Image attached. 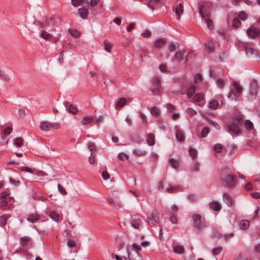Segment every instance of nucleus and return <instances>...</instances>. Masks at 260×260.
I'll return each mask as SVG.
<instances>
[{
  "mask_svg": "<svg viewBox=\"0 0 260 260\" xmlns=\"http://www.w3.org/2000/svg\"><path fill=\"white\" fill-rule=\"evenodd\" d=\"M221 182L227 187H233L236 184V178L229 168H224L221 171Z\"/></svg>",
  "mask_w": 260,
  "mask_h": 260,
  "instance_id": "1",
  "label": "nucleus"
},
{
  "mask_svg": "<svg viewBox=\"0 0 260 260\" xmlns=\"http://www.w3.org/2000/svg\"><path fill=\"white\" fill-rule=\"evenodd\" d=\"M242 122V118L241 117L237 116L233 117L231 123L228 125L229 131L236 135L240 134L241 131L240 126Z\"/></svg>",
  "mask_w": 260,
  "mask_h": 260,
  "instance_id": "2",
  "label": "nucleus"
},
{
  "mask_svg": "<svg viewBox=\"0 0 260 260\" xmlns=\"http://www.w3.org/2000/svg\"><path fill=\"white\" fill-rule=\"evenodd\" d=\"M243 92V87L239 82L234 81L232 88L228 94V98L232 100H237L241 96Z\"/></svg>",
  "mask_w": 260,
  "mask_h": 260,
  "instance_id": "3",
  "label": "nucleus"
},
{
  "mask_svg": "<svg viewBox=\"0 0 260 260\" xmlns=\"http://www.w3.org/2000/svg\"><path fill=\"white\" fill-rule=\"evenodd\" d=\"M193 220V226L198 230H201L206 227L204 221L201 219V216L199 214H194L192 216Z\"/></svg>",
  "mask_w": 260,
  "mask_h": 260,
  "instance_id": "4",
  "label": "nucleus"
},
{
  "mask_svg": "<svg viewBox=\"0 0 260 260\" xmlns=\"http://www.w3.org/2000/svg\"><path fill=\"white\" fill-rule=\"evenodd\" d=\"M132 247L133 248V249L134 250L137 251V252H136V257L138 258V260H142L141 259V258L140 257V255H139V253L138 252V251H139L140 250H141V247L140 245H138L137 244H136V243H133L132 244ZM127 253H128V259L129 260H137V259H136V258H134L132 256L131 251L130 250V248H129V247H127Z\"/></svg>",
  "mask_w": 260,
  "mask_h": 260,
  "instance_id": "5",
  "label": "nucleus"
},
{
  "mask_svg": "<svg viewBox=\"0 0 260 260\" xmlns=\"http://www.w3.org/2000/svg\"><path fill=\"white\" fill-rule=\"evenodd\" d=\"M246 33L249 37L254 39L260 36V29L254 26H251L246 30Z\"/></svg>",
  "mask_w": 260,
  "mask_h": 260,
  "instance_id": "6",
  "label": "nucleus"
},
{
  "mask_svg": "<svg viewBox=\"0 0 260 260\" xmlns=\"http://www.w3.org/2000/svg\"><path fill=\"white\" fill-rule=\"evenodd\" d=\"M55 150L54 149H49V147H44V149L40 150L37 151L35 149H32L31 152L34 153L36 155H39L42 154H45L47 155H50L51 152H54Z\"/></svg>",
  "mask_w": 260,
  "mask_h": 260,
  "instance_id": "7",
  "label": "nucleus"
},
{
  "mask_svg": "<svg viewBox=\"0 0 260 260\" xmlns=\"http://www.w3.org/2000/svg\"><path fill=\"white\" fill-rule=\"evenodd\" d=\"M72 5L75 7L80 5L83 6H89V1L88 0H71Z\"/></svg>",
  "mask_w": 260,
  "mask_h": 260,
  "instance_id": "8",
  "label": "nucleus"
},
{
  "mask_svg": "<svg viewBox=\"0 0 260 260\" xmlns=\"http://www.w3.org/2000/svg\"><path fill=\"white\" fill-rule=\"evenodd\" d=\"M258 85L256 82H252L250 84V89L249 91L250 94L252 96H255L257 94L258 90Z\"/></svg>",
  "mask_w": 260,
  "mask_h": 260,
  "instance_id": "9",
  "label": "nucleus"
},
{
  "mask_svg": "<svg viewBox=\"0 0 260 260\" xmlns=\"http://www.w3.org/2000/svg\"><path fill=\"white\" fill-rule=\"evenodd\" d=\"M187 56V53L185 50H179L176 52L175 57L176 60L181 61Z\"/></svg>",
  "mask_w": 260,
  "mask_h": 260,
  "instance_id": "10",
  "label": "nucleus"
},
{
  "mask_svg": "<svg viewBox=\"0 0 260 260\" xmlns=\"http://www.w3.org/2000/svg\"><path fill=\"white\" fill-rule=\"evenodd\" d=\"M78 13L83 19L86 18L89 14V11L87 8L82 7L78 10Z\"/></svg>",
  "mask_w": 260,
  "mask_h": 260,
  "instance_id": "11",
  "label": "nucleus"
},
{
  "mask_svg": "<svg viewBox=\"0 0 260 260\" xmlns=\"http://www.w3.org/2000/svg\"><path fill=\"white\" fill-rule=\"evenodd\" d=\"M141 220L139 218H137L136 216L132 217L131 224L133 227L136 229H138L140 226Z\"/></svg>",
  "mask_w": 260,
  "mask_h": 260,
  "instance_id": "12",
  "label": "nucleus"
},
{
  "mask_svg": "<svg viewBox=\"0 0 260 260\" xmlns=\"http://www.w3.org/2000/svg\"><path fill=\"white\" fill-rule=\"evenodd\" d=\"M39 127L43 131H48L50 129V123L48 121H43L40 123Z\"/></svg>",
  "mask_w": 260,
  "mask_h": 260,
  "instance_id": "13",
  "label": "nucleus"
},
{
  "mask_svg": "<svg viewBox=\"0 0 260 260\" xmlns=\"http://www.w3.org/2000/svg\"><path fill=\"white\" fill-rule=\"evenodd\" d=\"M127 103V99L124 98L119 99L115 105V108L117 109H120L124 106Z\"/></svg>",
  "mask_w": 260,
  "mask_h": 260,
  "instance_id": "14",
  "label": "nucleus"
},
{
  "mask_svg": "<svg viewBox=\"0 0 260 260\" xmlns=\"http://www.w3.org/2000/svg\"><path fill=\"white\" fill-rule=\"evenodd\" d=\"M146 141L147 144L150 146L155 145V140L154 135L151 133L148 134L146 136Z\"/></svg>",
  "mask_w": 260,
  "mask_h": 260,
  "instance_id": "15",
  "label": "nucleus"
},
{
  "mask_svg": "<svg viewBox=\"0 0 260 260\" xmlns=\"http://www.w3.org/2000/svg\"><path fill=\"white\" fill-rule=\"evenodd\" d=\"M184 11L183 6L182 4H178L175 8V13L178 16V19L179 20L180 17L183 14Z\"/></svg>",
  "mask_w": 260,
  "mask_h": 260,
  "instance_id": "16",
  "label": "nucleus"
},
{
  "mask_svg": "<svg viewBox=\"0 0 260 260\" xmlns=\"http://www.w3.org/2000/svg\"><path fill=\"white\" fill-rule=\"evenodd\" d=\"M40 219L39 215L37 213L29 214L28 215L26 218L27 221H30L31 223L38 221Z\"/></svg>",
  "mask_w": 260,
  "mask_h": 260,
  "instance_id": "17",
  "label": "nucleus"
},
{
  "mask_svg": "<svg viewBox=\"0 0 260 260\" xmlns=\"http://www.w3.org/2000/svg\"><path fill=\"white\" fill-rule=\"evenodd\" d=\"M97 151L96 147H91L90 149V151L91 152V154L89 156V162L90 164H93L95 161V155H93V153H95Z\"/></svg>",
  "mask_w": 260,
  "mask_h": 260,
  "instance_id": "18",
  "label": "nucleus"
},
{
  "mask_svg": "<svg viewBox=\"0 0 260 260\" xmlns=\"http://www.w3.org/2000/svg\"><path fill=\"white\" fill-rule=\"evenodd\" d=\"M209 108L211 110H215L218 108L219 106V104L218 101L216 100H211L209 102Z\"/></svg>",
  "mask_w": 260,
  "mask_h": 260,
  "instance_id": "19",
  "label": "nucleus"
},
{
  "mask_svg": "<svg viewBox=\"0 0 260 260\" xmlns=\"http://www.w3.org/2000/svg\"><path fill=\"white\" fill-rule=\"evenodd\" d=\"M223 198L224 202L226 203L228 206L231 207L233 205V200L229 194H223Z\"/></svg>",
  "mask_w": 260,
  "mask_h": 260,
  "instance_id": "20",
  "label": "nucleus"
},
{
  "mask_svg": "<svg viewBox=\"0 0 260 260\" xmlns=\"http://www.w3.org/2000/svg\"><path fill=\"white\" fill-rule=\"evenodd\" d=\"M93 118L92 116H86L82 119L81 122L82 125H85L92 122Z\"/></svg>",
  "mask_w": 260,
  "mask_h": 260,
  "instance_id": "21",
  "label": "nucleus"
},
{
  "mask_svg": "<svg viewBox=\"0 0 260 260\" xmlns=\"http://www.w3.org/2000/svg\"><path fill=\"white\" fill-rule=\"evenodd\" d=\"M210 208L214 211H219L221 209V205L217 201H213L209 204Z\"/></svg>",
  "mask_w": 260,
  "mask_h": 260,
  "instance_id": "22",
  "label": "nucleus"
},
{
  "mask_svg": "<svg viewBox=\"0 0 260 260\" xmlns=\"http://www.w3.org/2000/svg\"><path fill=\"white\" fill-rule=\"evenodd\" d=\"M166 43V40L164 38H159L154 42V46L157 48L163 46Z\"/></svg>",
  "mask_w": 260,
  "mask_h": 260,
  "instance_id": "23",
  "label": "nucleus"
},
{
  "mask_svg": "<svg viewBox=\"0 0 260 260\" xmlns=\"http://www.w3.org/2000/svg\"><path fill=\"white\" fill-rule=\"evenodd\" d=\"M49 217L55 222H58L60 219V215L55 211H53L49 214Z\"/></svg>",
  "mask_w": 260,
  "mask_h": 260,
  "instance_id": "24",
  "label": "nucleus"
},
{
  "mask_svg": "<svg viewBox=\"0 0 260 260\" xmlns=\"http://www.w3.org/2000/svg\"><path fill=\"white\" fill-rule=\"evenodd\" d=\"M199 13L201 15L202 18H205L209 15L207 8L204 6H201L199 7Z\"/></svg>",
  "mask_w": 260,
  "mask_h": 260,
  "instance_id": "25",
  "label": "nucleus"
},
{
  "mask_svg": "<svg viewBox=\"0 0 260 260\" xmlns=\"http://www.w3.org/2000/svg\"><path fill=\"white\" fill-rule=\"evenodd\" d=\"M249 221L247 220H242L239 223V228L241 230H247L249 226Z\"/></svg>",
  "mask_w": 260,
  "mask_h": 260,
  "instance_id": "26",
  "label": "nucleus"
},
{
  "mask_svg": "<svg viewBox=\"0 0 260 260\" xmlns=\"http://www.w3.org/2000/svg\"><path fill=\"white\" fill-rule=\"evenodd\" d=\"M31 241V238L28 236H24L20 238V242L21 245L25 248L27 244Z\"/></svg>",
  "mask_w": 260,
  "mask_h": 260,
  "instance_id": "27",
  "label": "nucleus"
},
{
  "mask_svg": "<svg viewBox=\"0 0 260 260\" xmlns=\"http://www.w3.org/2000/svg\"><path fill=\"white\" fill-rule=\"evenodd\" d=\"M175 136L177 140L180 142L184 141L185 139L184 133L180 130H177L176 131Z\"/></svg>",
  "mask_w": 260,
  "mask_h": 260,
  "instance_id": "28",
  "label": "nucleus"
},
{
  "mask_svg": "<svg viewBox=\"0 0 260 260\" xmlns=\"http://www.w3.org/2000/svg\"><path fill=\"white\" fill-rule=\"evenodd\" d=\"M89 5L92 8L96 6H100L101 8L103 7L102 0H90V1L89 2Z\"/></svg>",
  "mask_w": 260,
  "mask_h": 260,
  "instance_id": "29",
  "label": "nucleus"
},
{
  "mask_svg": "<svg viewBox=\"0 0 260 260\" xmlns=\"http://www.w3.org/2000/svg\"><path fill=\"white\" fill-rule=\"evenodd\" d=\"M150 112L153 116L156 117H158L160 113L159 109L155 106H154L150 109Z\"/></svg>",
  "mask_w": 260,
  "mask_h": 260,
  "instance_id": "30",
  "label": "nucleus"
},
{
  "mask_svg": "<svg viewBox=\"0 0 260 260\" xmlns=\"http://www.w3.org/2000/svg\"><path fill=\"white\" fill-rule=\"evenodd\" d=\"M196 87L194 85H190L187 90V94L188 98L192 97L196 91Z\"/></svg>",
  "mask_w": 260,
  "mask_h": 260,
  "instance_id": "31",
  "label": "nucleus"
},
{
  "mask_svg": "<svg viewBox=\"0 0 260 260\" xmlns=\"http://www.w3.org/2000/svg\"><path fill=\"white\" fill-rule=\"evenodd\" d=\"M245 51L246 54L247 55L252 54L256 52V51L254 50V48H253L252 46L250 45H246V46L245 47Z\"/></svg>",
  "mask_w": 260,
  "mask_h": 260,
  "instance_id": "32",
  "label": "nucleus"
},
{
  "mask_svg": "<svg viewBox=\"0 0 260 260\" xmlns=\"http://www.w3.org/2000/svg\"><path fill=\"white\" fill-rule=\"evenodd\" d=\"M174 252L177 254H182L184 252V248L182 245H176L174 247Z\"/></svg>",
  "mask_w": 260,
  "mask_h": 260,
  "instance_id": "33",
  "label": "nucleus"
},
{
  "mask_svg": "<svg viewBox=\"0 0 260 260\" xmlns=\"http://www.w3.org/2000/svg\"><path fill=\"white\" fill-rule=\"evenodd\" d=\"M14 144L16 146H21L24 144V140L21 137L16 138L14 139Z\"/></svg>",
  "mask_w": 260,
  "mask_h": 260,
  "instance_id": "34",
  "label": "nucleus"
},
{
  "mask_svg": "<svg viewBox=\"0 0 260 260\" xmlns=\"http://www.w3.org/2000/svg\"><path fill=\"white\" fill-rule=\"evenodd\" d=\"M10 217V215L9 214L4 215L0 216V226H4L7 222L8 218Z\"/></svg>",
  "mask_w": 260,
  "mask_h": 260,
  "instance_id": "35",
  "label": "nucleus"
},
{
  "mask_svg": "<svg viewBox=\"0 0 260 260\" xmlns=\"http://www.w3.org/2000/svg\"><path fill=\"white\" fill-rule=\"evenodd\" d=\"M161 90V85H153L151 90L154 95L160 93Z\"/></svg>",
  "mask_w": 260,
  "mask_h": 260,
  "instance_id": "36",
  "label": "nucleus"
},
{
  "mask_svg": "<svg viewBox=\"0 0 260 260\" xmlns=\"http://www.w3.org/2000/svg\"><path fill=\"white\" fill-rule=\"evenodd\" d=\"M113 44L108 41H105L104 42V49L106 51L110 52L113 48Z\"/></svg>",
  "mask_w": 260,
  "mask_h": 260,
  "instance_id": "37",
  "label": "nucleus"
},
{
  "mask_svg": "<svg viewBox=\"0 0 260 260\" xmlns=\"http://www.w3.org/2000/svg\"><path fill=\"white\" fill-rule=\"evenodd\" d=\"M151 217L155 221H158L159 219V213L157 211L153 210L151 214Z\"/></svg>",
  "mask_w": 260,
  "mask_h": 260,
  "instance_id": "38",
  "label": "nucleus"
},
{
  "mask_svg": "<svg viewBox=\"0 0 260 260\" xmlns=\"http://www.w3.org/2000/svg\"><path fill=\"white\" fill-rule=\"evenodd\" d=\"M69 32L74 38H78L81 35V33L77 29H70L69 30Z\"/></svg>",
  "mask_w": 260,
  "mask_h": 260,
  "instance_id": "39",
  "label": "nucleus"
},
{
  "mask_svg": "<svg viewBox=\"0 0 260 260\" xmlns=\"http://www.w3.org/2000/svg\"><path fill=\"white\" fill-rule=\"evenodd\" d=\"M118 159L120 160H127L129 158V155L123 152L119 153L117 156Z\"/></svg>",
  "mask_w": 260,
  "mask_h": 260,
  "instance_id": "40",
  "label": "nucleus"
},
{
  "mask_svg": "<svg viewBox=\"0 0 260 260\" xmlns=\"http://www.w3.org/2000/svg\"><path fill=\"white\" fill-rule=\"evenodd\" d=\"M189 155L193 159H194L197 156V150L192 147H190L188 151Z\"/></svg>",
  "mask_w": 260,
  "mask_h": 260,
  "instance_id": "41",
  "label": "nucleus"
},
{
  "mask_svg": "<svg viewBox=\"0 0 260 260\" xmlns=\"http://www.w3.org/2000/svg\"><path fill=\"white\" fill-rule=\"evenodd\" d=\"M206 48L207 50L209 52H212L214 50V46L213 43L212 42L209 41L206 43Z\"/></svg>",
  "mask_w": 260,
  "mask_h": 260,
  "instance_id": "42",
  "label": "nucleus"
},
{
  "mask_svg": "<svg viewBox=\"0 0 260 260\" xmlns=\"http://www.w3.org/2000/svg\"><path fill=\"white\" fill-rule=\"evenodd\" d=\"M193 99L196 102H201L204 100V96L202 94L198 93L193 95Z\"/></svg>",
  "mask_w": 260,
  "mask_h": 260,
  "instance_id": "43",
  "label": "nucleus"
},
{
  "mask_svg": "<svg viewBox=\"0 0 260 260\" xmlns=\"http://www.w3.org/2000/svg\"><path fill=\"white\" fill-rule=\"evenodd\" d=\"M169 164L171 166L175 169H177L179 167V162L178 161L174 159H170L169 160Z\"/></svg>",
  "mask_w": 260,
  "mask_h": 260,
  "instance_id": "44",
  "label": "nucleus"
},
{
  "mask_svg": "<svg viewBox=\"0 0 260 260\" xmlns=\"http://www.w3.org/2000/svg\"><path fill=\"white\" fill-rule=\"evenodd\" d=\"M223 247L222 246H218L215 247L212 250V254L214 255H218L222 250Z\"/></svg>",
  "mask_w": 260,
  "mask_h": 260,
  "instance_id": "45",
  "label": "nucleus"
},
{
  "mask_svg": "<svg viewBox=\"0 0 260 260\" xmlns=\"http://www.w3.org/2000/svg\"><path fill=\"white\" fill-rule=\"evenodd\" d=\"M10 196V192L7 191H4L0 193V200H7Z\"/></svg>",
  "mask_w": 260,
  "mask_h": 260,
  "instance_id": "46",
  "label": "nucleus"
},
{
  "mask_svg": "<svg viewBox=\"0 0 260 260\" xmlns=\"http://www.w3.org/2000/svg\"><path fill=\"white\" fill-rule=\"evenodd\" d=\"M245 127L247 129H252L253 128V123L249 120H246L244 122Z\"/></svg>",
  "mask_w": 260,
  "mask_h": 260,
  "instance_id": "47",
  "label": "nucleus"
},
{
  "mask_svg": "<svg viewBox=\"0 0 260 260\" xmlns=\"http://www.w3.org/2000/svg\"><path fill=\"white\" fill-rule=\"evenodd\" d=\"M212 152L215 156H217V153L223 152V147H212Z\"/></svg>",
  "mask_w": 260,
  "mask_h": 260,
  "instance_id": "48",
  "label": "nucleus"
},
{
  "mask_svg": "<svg viewBox=\"0 0 260 260\" xmlns=\"http://www.w3.org/2000/svg\"><path fill=\"white\" fill-rule=\"evenodd\" d=\"M68 111L72 114H76L78 111L76 106L72 104L69 106Z\"/></svg>",
  "mask_w": 260,
  "mask_h": 260,
  "instance_id": "49",
  "label": "nucleus"
},
{
  "mask_svg": "<svg viewBox=\"0 0 260 260\" xmlns=\"http://www.w3.org/2000/svg\"><path fill=\"white\" fill-rule=\"evenodd\" d=\"M210 132V129L208 127H204L203 128L201 132V137H206Z\"/></svg>",
  "mask_w": 260,
  "mask_h": 260,
  "instance_id": "50",
  "label": "nucleus"
},
{
  "mask_svg": "<svg viewBox=\"0 0 260 260\" xmlns=\"http://www.w3.org/2000/svg\"><path fill=\"white\" fill-rule=\"evenodd\" d=\"M134 153L137 155V156H143L145 154L146 152L145 151H143V150H140V149H134Z\"/></svg>",
  "mask_w": 260,
  "mask_h": 260,
  "instance_id": "51",
  "label": "nucleus"
},
{
  "mask_svg": "<svg viewBox=\"0 0 260 260\" xmlns=\"http://www.w3.org/2000/svg\"><path fill=\"white\" fill-rule=\"evenodd\" d=\"M239 18L242 20H245L248 18V15L244 11H241L238 14Z\"/></svg>",
  "mask_w": 260,
  "mask_h": 260,
  "instance_id": "52",
  "label": "nucleus"
},
{
  "mask_svg": "<svg viewBox=\"0 0 260 260\" xmlns=\"http://www.w3.org/2000/svg\"><path fill=\"white\" fill-rule=\"evenodd\" d=\"M205 21L207 24V27L210 30H212L214 28L213 22L211 19L209 18L206 19Z\"/></svg>",
  "mask_w": 260,
  "mask_h": 260,
  "instance_id": "53",
  "label": "nucleus"
},
{
  "mask_svg": "<svg viewBox=\"0 0 260 260\" xmlns=\"http://www.w3.org/2000/svg\"><path fill=\"white\" fill-rule=\"evenodd\" d=\"M241 25V22L238 18H236L233 21V26L234 28H238Z\"/></svg>",
  "mask_w": 260,
  "mask_h": 260,
  "instance_id": "54",
  "label": "nucleus"
},
{
  "mask_svg": "<svg viewBox=\"0 0 260 260\" xmlns=\"http://www.w3.org/2000/svg\"><path fill=\"white\" fill-rule=\"evenodd\" d=\"M186 111L187 114L190 116H192L197 114V111L191 108H187Z\"/></svg>",
  "mask_w": 260,
  "mask_h": 260,
  "instance_id": "55",
  "label": "nucleus"
},
{
  "mask_svg": "<svg viewBox=\"0 0 260 260\" xmlns=\"http://www.w3.org/2000/svg\"><path fill=\"white\" fill-rule=\"evenodd\" d=\"M153 85H161L160 80L158 77H154L151 80Z\"/></svg>",
  "mask_w": 260,
  "mask_h": 260,
  "instance_id": "56",
  "label": "nucleus"
},
{
  "mask_svg": "<svg viewBox=\"0 0 260 260\" xmlns=\"http://www.w3.org/2000/svg\"><path fill=\"white\" fill-rule=\"evenodd\" d=\"M41 36L43 39L46 40L49 39L51 37V34L45 30L42 31Z\"/></svg>",
  "mask_w": 260,
  "mask_h": 260,
  "instance_id": "57",
  "label": "nucleus"
},
{
  "mask_svg": "<svg viewBox=\"0 0 260 260\" xmlns=\"http://www.w3.org/2000/svg\"><path fill=\"white\" fill-rule=\"evenodd\" d=\"M177 214L174 213L169 218L170 221L173 224H176L177 223Z\"/></svg>",
  "mask_w": 260,
  "mask_h": 260,
  "instance_id": "58",
  "label": "nucleus"
},
{
  "mask_svg": "<svg viewBox=\"0 0 260 260\" xmlns=\"http://www.w3.org/2000/svg\"><path fill=\"white\" fill-rule=\"evenodd\" d=\"M13 128L12 126H9L7 127L4 130V134L5 136H8L12 132Z\"/></svg>",
  "mask_w": 260,
  "mask_h": 260,
  "instance_id": "59",
  "label": "nucleus"
},
{
  "mask_svg": "<svg viewBox=\"0 0 260 260\" xmlns=\"http://www.w3.org/2000/svg\"><path fill=\"white\" fill-rule=\"evenodd\" d=\"M202 81V76L201 74H198L194 76L193 81L196 83H200Z\"/></svg>",
  "mask_w": 260,
  "mask_h": 260,
  "instance_id": "60",
  "label": "nucleus"
},
{
  "mask_svg": "<svg viewBox=\"0 0 260 260\" xmlns=\"http://www.w3.org/2000/svg\"><path fill=\"white\" fill-rule=\"evenodd\" d=\"M217 85L218 86V87L221 88L224 87L225 83L224 81L222 79H218L217 80Z\"/></svg>",
  "mask_w": 260,
  "mask_h": 260,
  "instance_id": "61",
  "label": "nucleus"
},
{
  "mask_svg": "<svg viewBox=\"0 0 260 260\" xmlns=\"http://www.w3.org/2000/svg\"><path fill=\"white\" fill-rule=\"evenodd\" d=\"M57 187L58 190L60 191V192L63 195H66L67 194V192L66 190H65L64 188L60 184H58Z\"/></svg>",
  "mask_w": 260,
  "mask_h": 260,
  "instance_id": "62",
  "label": "nucleus"
},
{
  "mask_svg": "<svg viewBox=\"0 0 260 260\" xmlns=\"http://www.w3.org/2000/svg\"><path fill=\"white\" fill-rule=\"evenodd\" d=\"M146 221L150 225H154L155 224V222H157V221H155L152 218L150 217L149 216H148L147 217Z\"/></svg>",
  "mask_w": 260,
  "mask_h": 260,
  "instance_id": "63",
  "label": "nucleus"
},
{
  "mask_svg": "<svg viewBox=\"0 0 260 260\" xmlns=\"http://www.w3.org/2000/svg\"><path fill=\"white\" fill-rule=\"evenodd\" d=\"M2 201L0 202V208L3 209L6 207L8 206V202L5 200H1Z\"/></svg>",
  "mask_w": 260,
  "mask_h": 260,
  "instance_id": "64",
  "label": "nucleus"
}]
</instances>
